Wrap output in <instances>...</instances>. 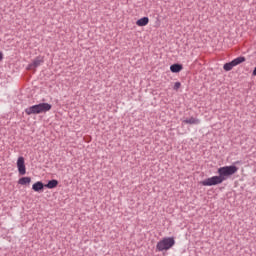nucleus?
<instances>
[{
  "mask_svg": "<svg viewBox=\"0 0 256 256\" xmlns=\"http://www.w3.org/2000/svg\"><path fill=\"white\" fill-rule=\"evenodd\" d=\"M239 171V168L235 165L223 166L218 169V176H212L205 180L200 181V185L203 187H213L215 185H221L223 181H227L229 177L235 175Z\"/></svg>",
  "mask_w": 256,
  "mask_h": 256,
  "instance_id": "1",
  "label": "nucleus"
},
{
  "mask_svg": "<svg viewBox=\"0 0 256 256\" xmlns=\"http://www.w3.org/2000/svg\"><path fill=\"white\" fill-rule=\"evenodd\" d=\"M51 108L52 106L49 103H40L26 108L25 113L26 115H39L51 111Z\"/></svg>",
  "mask_w": 256,
  "mask_h": 256,
  "instance_id": "2",
  "label": "nucleus"
},
{
  "mask_svg": "<svg viewBox=\"0 0 256 256\" xmlns=\"http://www.w3.org/2000/svg\"><path fill=\"white\" fill-rule=\"evenodd\" d=\"M175 245V238H162L156 245V251H169Z\"/></svg>",
  "mask_w": 256,
  "mask_h": 256,
  "instance_id": "3",
  "label": "nucleus"
},
{
  "mask_svg": "<svg viewBox=\"0 0 256 256\" xmlns=\"http://www.w3.org/2000/svg\"><path fill=\"white\" fill-rule=\"evenodd\" d=\"M19 175H25L27 173V167L25 166V158L20 156L16 162Z\"/></svg>",
  "mask_w": 256,
  "mask_h": 256,
  "instance_id": "4",
  "label": "nucleus"
},
{
  "mask_svg": "<svg viewBox=\"0 0 256 256\" xmlns=\"http://www.w3.org/2000/svg\"><path fill=\"white\" fill-rule=\"evenodd\" d=\"M44 61L45 60L43 57L38 56L36 59L33 60V62L31 64L28 65L27 70L35 71V69H37V67H39L40 65H43Z\"/></svg>",
  "mask_w": 256,
  "mask_h": 256,
  "instance_id": "5",
  "label": "nucleus"
},
{
  "mask_svg": "<svg viewBox=\"0 0 256 256\" xmlns=\"http://www.w3.org/2000/svg\"><path fill=\"white\" fill-rule=\"evenodd\" d=\"M200 123H201V120L195 117H190L182 121V125H199Z\"/></svg>",
  "mask_w": 256,
  "mask_h": 256,
  "instance_id": "6",
  "label": "nucleus"
},
{
  "mask_svg": "<svg viewBox=\"0 0 256 256\" xmlns=\"http://www.w3.org/2000/svg\"><path fill=\"white\" fill-rule=\"evenodd\" d=\"M136 25L138 27H146V25H149V17H143L136 21Z\"/></svg>",
  "mask_w": 256,
  "mask_h": 256,
  "instance_id": "7",
  "label": "nucleus"
},
{
  "mask_svg": "<svg viewBox=\"0 0 256 256\" xmlns=\"http://www.w3.org/2000/svg\"><path fill=\"white\" fill-rule=\"evenodd\" d=\"M170 71L172 73H180V71H183V65L173 64V65L170 66Z\"/></svg>",
  "mask_w": 256,
  "mask_h": 256,
  "instance_id": "8",
  "label": "nucleus"
},
{
  "mask_svg": "<svg viewBox=\"0 0 256 256\" xmlns=\"http://www.w3.org/2000/svg\"><path fill=\"white\" fill-rule=\"evenodd\" d=\"M31 177H22L18 180V185H30Z\"/></svg>",
  "mask_w": 256,
  "mask_h": 256,
  "instance_id": "9",
  "label": "nucleus"
},
{
  "mask_svg": "<svg viewBox=\"0 0 256 256\" xmlns=\"http://www.w3.org/2000/svg\"><path fill=\"white\" fill-rule=\"evenodd\" d=\"M43 187H45V186L43 185V182H41V181H38L32 185L33 191H36V192L41 191L43 189Z\"/></svg>",
  "mask_w": 256,
  "mask_h": 256,
  "instance_id": "10",
  "label": "nucleus"
},
{
  "mask_svg": "<svg viewBox=\"0 0 256 256\" xmlns=\"http://www.w3.org/2000/svg\"><path fill=\"white\" fill-rule=\"evenodd\" d=\"M57 185H59V181L57 180H50L45 187H47V189H55V187H57Z\"/></svg>",
  "mask_w": 256,
  "mask_h": 256,
  "instance_id": "11",
  "label": "nucleus"
},
{
  "mask_svg": "<svg viewBox=\"0 0 256 256\" xmlns=\"http://www.w3.org/2000/svg\"><path fill=\"white\" fill-rule=\"evenodd\" d=\"M241 63H245V57L240 56L234 60H232V64L234 65V67H237V65H241Z\"/></svg>",
  "mask_w": 256,
  "mask_h": 256,
  "instance_id": "12",
  "label": "nucleus"
},
{
  "mask_svg": "<svg viewBox=\"0 0 256 256\" xmlns=\"http://www.w3.org/2000/svg\"><path fill=\"white\" fill-rule=\"evenodd\" d=\"M233 67H235V66H234L233 62L231 61L229 63L224 64L223 69H224V71H231V69H233Z\"/></svg>",
  "mask_w": 256,
  "mask_h": 256,
  "instance_id": "13",
  "label": "nucleus"
},
{
  "mask_svg": "<svg viewBox=\"0 0 256 256\" xmlns=\"http://www.w3.org/2000/svg\"><path fill=\"white\" fill-rule=\"evenodd\" d=\"M179 89H181V82H175L174 84V90L178 91Z\"/></svg>",
  "mask_w": 256,
  "mask_h": 256,
  "instance_id": "14",
  "label": "nucleus"
},
{
  "mask_svg": "<svg viewBox=\"0 0 256 256\" xmlns=\"http://www.w3.org/2000/svg\"><path fill=\"white\" fill-rule=\"evenodd\" d=\"M0 61H3V53L0 52Z\"/></svg>",
  "mask_w": 256,
  "mask_h": 256,
  "instance_id": "15",
  "label": "nucleus"
}]
</instances>
